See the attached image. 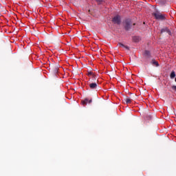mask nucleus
I'll list each match as a JSON object with an SVG mask.
<instances>
[{
	"mask_svg": "<svg viewBox=\"0 0 176 176\" xmlns=\"http://www.w3.org/2000/svg\"><path fill=\"white\" fill-rule=\"evenodd\" d=\"M153 14L157 20H164L166 19V16L160 12H155Z\"/></svg>",
	"mask_w": 176,
	"mask_h": 176,
	"instance_id": "obj_1",
	"label": "nucleus"
},
{
	"mask_svg": "<svg viewBox=\"0 0 176 176\" xmlns=\"http://www.w3.org/2000/svg\"><path fill=\"white\" fill-rule=\"evenodd\" d=\"M113 23H116V24H119V23H120V16H115L113 19Z\"/></svg>",
	"mask_w": 176,
	"mask_h": 176,
	"instance_id": "obj_2",
	"label": "nucleus"
},
{
	"mask_svg": "<svg viewBox=\"0 0 176 176\" xmlns=\"http://www.w3.org/2000/svg\"><path fill=\"white\" fill-rule=\"evenodd\" d=\"M91 100L85 99V100L82 101V105H87V104H91Z\"/></svg>",
	"mask_w": 176,
	"mask_h": 176,
	"instance_id": "obj_3",
	"label": "nucleus"
},
{
	"mask_svg": "<svg viewBox=\"0 0 176 176\" xmlns=\"http://www.w3.org/2000/svg\"><path fill=\"white\" fill-rule=\"evenodd\" d=\"M90 89H96L97 87V83L93 82L89 85Z\"/></svg>",
	"mask_w": 176,
	"mask_h": 176,
	"instance_id": "obj_4",
	"label": "nucleus"
},
{
	"mask_svg": "<svg viewBox=\"0 0 176 176\" xmlns=\"http://www.w3.org/2000/svg\"><path fill=\"white\" fill-rule=\"evenodd\" d=\"M118 46H119L120 47H123L124 49L129 50V47H128L127 45H123L122 43H119V44H118Z\"/></svg>",
	"mask_w": 176,
	"mask_h": 176,
	"instance_id": "obj_5",
	"label": "nucleus"
},
{
	"mask_svg": "<svg viewBox=\"0 0 176 176\" xmlns=\"http://www.w3.org/2000/svg\"><path fill=\"white\" fill-rule=\"evenodd\" d=\"M170 77V79H174V78H175V72H172Z\"/></svg>",
	"mask_w": 176,
	"mask_h": 176,
	"instance_id": "obj_6",
	"label": "nucleus"
},
{
	"mask_svg": "<svg viewBox=\"0 0 176 176\" xmlns=\"http://www.w3.org/2000/svg\"><path fill=\"white\" fill-rule=\"evenodd\" d=\"M125 102H126V104H131V99H130V98H126L125 99Z\"/></svg>",
	"mask_w": 176,
	"mask_h": 176,
	"instance_id": "obj_7",
	"label": "nucleus"
},
{
	"mask_svg": "<svg viewBox=\"0 0 176 176\" xmlns=\"http://www.w3.org/2000/svg\"><path fill=\"white\" fill-rule=\"evenodd\" d=\"M153 65H155V67H159V63L156 60H153Z\"/></svg>",
	"mask_w": 176,
	"mask_h": 176,
	"instance_id": "obj_8",
	"label": "nucleus"
},
{
	"mask_svg": "<svg viewBox=\"0 0 176 176\" xmlns=\"http://www.w3.org/2000/svg\"><path fill=\"white\" fill-rule=\"evenodd\" d=\"M172 89H173V90H175V91H176V86H175V85L172 86Z\"/></svg>",
	"mask_w": 176,
	"mask_h": 176,
	"instance_id": "obj_9",
	"label": "nucleus"
},
{
	"mask_svg": "<svg viewBox=\"0 0 176 176\" xmlns=\"http://www.w3.org/2000/svg\"><path fill=\"white\" fill-rule=\"evenodd\" d=\"M129 24L126 23V30L129 28Z\"/></svg>",
	"mask_w": 176,
	"mask_h": 176,
	"instance_id": "obj_10",
	"label": "nucleus"
},
{
	"mask_svg": "<svg viewBox=\"0 0 176 176\" xmlns=\"http://www.w3.org/2000/svg\"><path fill=\"white\" fill-rule=\"evenodd\" d=\"M91 75V73H88V76H90Z\"/></svg>",
	"mask_w": 176,
	"mask_h": 176,
	"instance_id": "obj_11",
	"label": "nucleus"
}]
</instances>
